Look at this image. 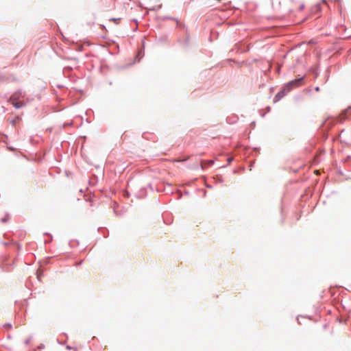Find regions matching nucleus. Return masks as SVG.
Returning <instances> with one entry per match:
<instances>
[{"instance_id": "obj_5", "label": "nucleus", "mask_w": 351, "mask_h": 351, "mask_svg": "<svg viewBox=\"0 0 351 351\" xmlns=\"http://www.w3.org/2000/svg\"><path fill=\"white\" fill-rule=\"evenodd\" d=\"M114 21L118 23V21H119V19H112Z\"/></svg>"}, {"instance_id": "obj_6", "label": "nucleus", "mask_w": 351, "mask_h": 351, "mask_svg": "<svg viewBox=\"0 0 351 351\" xmlns=\"http://www.w3.org/2000/svg\"><path fill=\"white\" fill-rule=\"evenodd\" d=\"M308 44H309V45L315 44V43H314V42H312V41H310V42L308 43Z\"/></svg>"}, {"instance_id": "obj_4", "label": "nucleus", "mask_w": 351, "mask_h": 351, "mask_svg": "<svg viewBox=\"0 0 351 351\" xmlns=\"http://www.w3.org/2000/svg\"><path fill=\"white\" fill-rule=\"evenodd\" d=\"M8 215H6L5 217L1 219V221L5 223L8 221Z\"/></svg>"}, {"instance_id": "obj_1", "label": "nucleus", "mask_w": 351, "mask_h": 351, "mask_svg": "<svg viewBox=\"0 0 351 351\" xmlns=\"http://www.w3.org/2000/svg\"><path fill=\"white\" fill-rule=\"evenodd\" d=\"M303 84V78H299L289 82L284 88V91L289 92L292 88Z\"/></svg>"}, {"instance_id": "obj_3", "label": "nucleus", "mask_w": 351, "mask_h": 351, "mask_svg": "<svg viewBox=\"0 0 351 351\" xmlns=\"http://www.w3.org/2000/svg\"><path fill=\"white\" fill-rule=\"evenodd\" d=\"M214 163V161L212 160H202L201 162V167L202 169H204L207 166H210Z\"/></svg>"}, {"instance_id": "obj_2", "label": "nucleus", "mask_w": 351, "mask_h": 351, "mask_svg": "<svg viewBox=\"0 0 351 351\" xmlns=\"http://www.w3.org/2000/svg\"><path fill=\"white\" fill-rule=\"evenodd\" d=\"M10 101L16 108H20L24 106V103L21 101H18L14 96L10 98Z\"/></svg>"}]
</instances>
